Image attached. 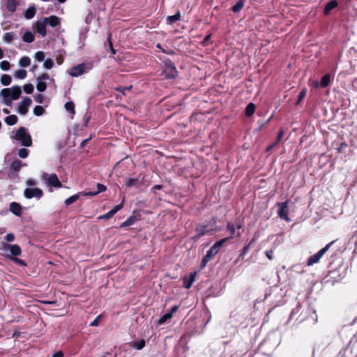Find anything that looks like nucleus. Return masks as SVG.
I'll use <instances>...</instances> for the list:
<instances>
[{"instance_id":"nucleus-1","label":"nucleus","mask_w":357,"mask_h":357,"mask_svg":"<svg viewBox=\"0 0 357 357\" xmlns=\"http://www.w3.org/2000/svg\"><path fill=\"white\" fill-rule=\"evenodd\" d=\"M216 225V217H213L206 224L198 225L195 229V234L192 237V240L194 242H197L202 236L204 235H211L214 231H218Z\"/></svg>"},{"instance_id":"nucleus-2","label":"nucleus","mask_w":357,"mask_h":357,"mask_svg":"<svg viewBox=\"0 0 357 357\" xmlns=\"http://www.w3.org/2000/svg\"><path fill=\"white\" fill-rule=\"evenodd\" d=\"M21 93V88L17 85L13 86L11 88L3 89L1 91L3 102L8 106H11L12 100H17Z\"/></svg>"},{"instance_id":"nucleus-3","label":"nucleus","mask_w":357,"mask_h":357,"mask_svg":"<svg viewBox=\"0 0 357 357\" xmlns=\"http://www.w3.org/2000/svg\"><path fill=\"white\" fill-rule=\"evenodd\" d=\"M228 241L229 238H224L216 241L213 245V246L206 252V255L203 257L201 261V269H203L206 266L208 262L219 252L220 248Z\"/></svg>"},{"instance_id":"nucleus-4","label":"nucleus","mask_w":357,"mask_h":357,"mask_svg":"<svg viewBox=\"0 0 357 357\" xmlns=\"http://www.w3.org/2000/svg\"><path fill=\"white\" fill-rule=\"evenodd\" d=\"M15 139L20 142L24 146H31L32 145V139L29 133L26 132V128L20 127L15 132Z\"/></svg>"},{"instance_id":"nucleus-5","label":"nucleus","mask_w":357,"mask_h":357,"mask_svg":"<svg viewBox=\"0 0 357 357\" xmlns=\"http://www.w3.org/2000/svg\"><path fill=\"white\" fill-rule=\"evenodd\" d=\"M165 77L168 79L175 78L177 75V70L175 64L169 59L164 61Z\"/></svg>"},{"instance_id":"nucleus-6","label":"nucleus","mask_w":357,"mask_h":357,"mask_svg":"<svg viewBox=\"0 0 357 357\" xmlns=\"http://www.w3.org/2000/svg\"><path fill=\"white\" fill-rule=\"evenodd\" d=\"M335 241H333L328 243L324 248H321L318 252L312 255L307 260V264L312 266L314 264L319 262L321 257L326 252V251L331 247L334 243Z\"/></svg>"},{"instance_id":"nucleus-7","label":"nucleus","mask_w":357,"mask_h":357,"mask_svg":"<svg viewBox=\"0 0 357 357\" xmlns=\"http://www.w3.org/2000/svg\"><path fill=\"white\" fill-rule=\"evenodd\" d=\"M43 192L39 188H27L24 191V196L26 199H31L33 197L40 199L43 197Z\"/></svg>"},{"instance_id":"nucleus-8","label":"nucleus","mask_w":357,"mask_h":357,"mask_svg":"<svg viewBox=\"0 0 357 357\" xmlns=\"http://www.w3.org/2000/svg\"><path fill=\"white\" fill-rule=\"evenodd\" d=\"M279 209L278 211V216L287 222L290 220L288 215H289V206L288 202L286 201L284 202L278 203Z\"/></svg>"},{"instance_id":"nucleus-9","label":"nucleus","mask_w":357,"mask_h":357,"mask_svg":"<svg viewBox=\"0 0 357 357\" xmlns=\"http://www.w3.org/2000/svg\"><path fill=\"white\" fill-rule=\"evenodd\" d=\"M31 99L29 97L23 98L17 107V112L22 115L26 114L29 111V107L31 105Z\"/></svg>"},{"instance_id":"nucleus-10","label":"nucleus","mask_w":357,"mask_h":357,"mask_svg":"<svg viewBox=\"0 0 357 357\" xmlns=\"http://www.w3.org/2000/svg\"><path fill=\"white\" fill-rule=\"evenodd\" d=\"M85 73H86V64L83 63L72 67L70 68L69 74L72 77H78L79 75L84 74Z\"/></svg>"},{"instance_id":"nucleus-11","label":"nucleus","mask_w":357,"mask_h":357,"mask_svg":"<svg viewBox=\"0 0 357 357\" xmlns=\"http://www.w3.org/2000/svg\"><path fill=\"white\" fill-rule=\"evenodd\" d=\"M3 248L6 250H9L11 254V257H17L21 255L22 250L19 245L17 244H8V243H4L3 244Z\"/></svg>"},{"instance_id":"nucleus-12","label":"nucleus","mask_w":357,"mask_h":357,"mask_svg":"<svg viewBox=\"0 0 357 357\" xmlns=\"http://www.w3.org/2000/svg\"><path fill=\"white\" fill-rule=\"evenodd\" d=\"M47 183L48 185L52 186L56 188H59L62 187V183L59 181L57 175L56 174H50L47 178Z\"/></svg>"},{"instance_id":"nucleus-13","label":"nucleus","mask_w":357,"mask_h":357,"mask_svg":"<svg viewBox=\"0 0 357 357\" xmlns=\"http://www.w3.org/2000/svg\"><path fill=\"white\" fill-rule=\"evenodd\" d=\"M46 26L47 24L44 20L43 21L38 20L35 23V28L36 31L43 37L47 35Z\"/></svg>"},{"instance_id":"nucleus-14","label":"nucleus","mask_w":357,"mask_h":357,"mask_svg":"<svg viewBox=\"0 0 357 357\" xmlns=\"http://www.w3.org/2000/svg\"><path fill=\"white\" fill-rule=\"evenodd\" d=\"M196 275V272H192L190 273L189 276L183 278V284L185 288L190 289L192 287L193 282H195Z\"/></svg>"},{"instance_id":"nucleus-15","label":"nucleus","mask_w":357,"mask_h":357,"mask_svg":"<svg viewBox=\"0 0 357 357\" xmlns=\"http://www.w3.org/2000/svg\"><path fill=\"white\" fill-rule=\"evenodd\" d=\"M9 210L17 216H21L22 214V206L15 202H13L10 204Z\"/></svg>"},{"instance_id":"nucleus-16","label":"nucleus","mask_w":357,"mask_h":357,"mask_svg":"<svg viewBox=\"0 0 357 357\" xmlns=\"http://www.w3.org/2000/svg\"><path fill=\"white\" fill-rule=\"evenodd\" d=\"M44 20L45 21L47 25H50L52 27H56L60 24L59 18L56 15H51L48 17H45Z\"/></svg>"},{"instance_id":"nucleus-17","label":"nucleus","mask_w":357,"mask_h":357,"mask_svg":"<svg viewBox=\"0 0 357 357\" xmlns=\"http://www.w3.org/2000/svg\"><path fill=\"white\" fill-rule=\"evenodd\" d=\"M26 165L25 163H23L20 160L15 159L10 164V169L15 173H17L22 166Z\"/></svg>"},{"instance_id":"nucleus-18","label":"nucleus","mask_w":357,"mask_h":357,"mask_svg":"<svg viewBox=\"0 0 357 357\" xmlns=\"http://www.w3.org/2000/svg\"><path fill=\"white\" fill-rule=\"evenodd\" d=\"M338 6V2L336 1V0H331L330 1H328L326 6H325V8H324V14L325 15H328L331 11L337 8Z\"/></svg>"},{"instance_id":"nucleus-19","label":"nucleus","mask_w":357,"mask_h":357,"mask_svg":"<svg viewBox=\"0 0 357 357\" xmlns=\"http://www.w3.org/2000/svg\"><path fill=\"white\" fill-rule=\"evenodd\" d=\"M227 230L230 232V236L228 237L229 240L232 238L234 236L236 237H240L241 235L240 231L236 233L235 226L231 222H227Z\"/></svg>"},{"instance_id":"nucleus-20","label":"nucleus","mask_w":357,"mask_h":357,"mask_svg":"<svg viewBox=\"0 0 357 357\" xmlns=\"http://www.w3.org/2000/svg\"><path fill=\"white\" fill-rule=\"evenodd\" d=\"M255 242V238H252L247 245H245L243 248L241 250V253L239 254V256L238 257L237 261L240 259H243L245 256L248 254L249 252V250L251 247V245Z\"/></svg>"},{"instance_id":"nucleus-21","label":"nucleus","mask_w":357,"mask_h":357,"mask_svg":"<svg viewBox=\"0 0 357 357\" xmlns=\"http://www.w3.org/2000/svg\"><path fill=\"white\" fill-rule=\"evenodd\" d=\"M36 13V7L34 6H31L24 12V16L26 19L31 20L34 17Z\"/></svg>"},{"instance_id":"nucleus-22","label":"nucleus","mask_w":357,"mask_h":357,"mask_svg":"<svg viewBox=\"0 0 357 357\" xmlns=\"http://www.w3.org/2000/svg\"><path fill=\"white\" fill-rule=\"evenodd\" d=\"M17 39V35L15 32H7L3 36V40L6 43H11L13 40Z\"/></svg>"},{"instance_id":"nucleus-23","label":"nucleus","mask_w":357,"mask_h":357,"mask_svg":"<svg viewBox=\"0 0 357 357\" xmlns=\"http://www.w3.org/2000/svg\"><path fill=\"white\" fill-rule=\"evenodd\" d=\"M138 220H139V218H137L136 216L131 215L129 218H128L126 221L123 222L121 224L120 227L121 228H123V227H126L131 226L133 224H135V222L136 221H137Z\"/></svg>"},{"instance_id":"nucleus-24","label":"nucleus","mask_w":357,"mask_h":357,"mask_svg":"<svg viewBox=\"0 0 357 357\" xmlns=\"http://www.w3.org/2000/svg\"><path fill=\"white\" fill-rule=\"evenodd\" d=\"M22 38L24 42L31 43L34 41L35 36L32 32L29 31L23 34Z\"/></svg>"},{"instance_id":"nucleus-25","label":"nucleus","mask_w":357,"mask_h":357,"mask_svg":"<svg viewBox=\"0 0 357 357\" xmlns=\"http://www.w3.org/2000/svg\"><path fill=\"white\" fill-rule=\"evenodd\" d=\"M17 5V0H7L6 2V9L11 13H13L16 10Z\"/></svg>"},{"instance_id":"nucleus-26","label":"nucleus","mask_w":357,"mask_h":357,"mask_svg":"<svg viewBox=\"0 0 357 357\" xmlns=\"http://www.w3.org/2000/svg\"><path fill=\"white\" fill-rule=\"evenodd\" d=\"M255 105L252 102H250L245 107V114L247 117L252 116L255 112Z\"/></svg>"},{"instance_id":"nucleus-27","label":"nucleus","mask_w":357,"mask_h":357,"mask_svg":"<svg viewBox=\"0 0 357 357\" xmlns=\"http://www.w3.org/2000/svg\"><path fill=\"white\" fill-rule=\"evenodd\" d=\"M331 83V75L329 73H326L324 75L320 81V86L322 88L327 87Z\"/></svg>"},{"instance_id":"nucleus-28","label":"nucleus","mask_w":357,"mask_h":357,"mask_svg":"<svg viewBox=\"0 0 357 357\" xmlns=\"http://www.w3.org/2000/svg\"><path fill=\"white\" fill-rule=\"evenodd\" d=\"M146 345V341L144 339H142L139 341H134L130 343V346L137 350H140L143 349Z\"/></svg>"},{"instance_id":"nucleus-29","label":"nucleus","mask_w":357,"mask_h":357,"mask_svg":"<svg viewBox=\"0 0 357 357\" xmlns=\"http://www.w3.org/2000/svg\"><path fill=\"white\" fill-rule=\"evenodd\" d=\"M181 13L179 10L174 15H169L167 17V22L169 24H174L176 22L181 20Z\"/></svg>"},{"instance_id":"nucleus-30","label":"nucleus","mask_w":357,"mask_h":357,"mask_svg":"<svg viewBox=\"0 0 357 357\" xmlns=\"http://www.w3.org/2000/svg\"><path fill=\"white\" fill-rule=\"evenodd\" d=\"M139 181L138 178H130L126 181L125 185L126 187L130 188L132 186H139Z\"/></svg>"},{"instance_id":"nucleus-31","label":"nucleus","mask_w":357,"mask_h":357,"mask_svg":"<svg viewBox=\"0 0 357 357\" xmlns=\"http://www.w3.org/2000/svg\"><path fill=\"white\" fill-rule=\"evenodd\" d=\"M18 118L16 115L12 114L6 116L4 119L5 123L8 126H13L17 123Z\"/></svg>"},{"instance_id":"nucleus-32","label":"nucleus","mask_w":357,"mask_h":357,"mask_svg":"<svg viewBox=\"0 0 357 357\" xmlns=\"http://www.w3.org/2000/svg\"><path fill=\"white\" fill-rule=\"evenodd\" d=\"M245 0H239L236 3L231 7V10L234 13H238L244 6Z\"/></svg>"},{"instance_id":"nucleus-33","label":"nucleus","mask_w":357,"mask_h":357,"mask_svg":"<svg viewBox=\"0 0 357 357\" xmlns=\"http://www.w3.org/2000/svg\"><path fill=\"white\" fill-rule=\"evenodd\" d=\"M302 310V305L300 303H298L296 307H294L290 314V319H294L296 317L297 314H300L301 311Z\"/></svg>"},{"instance_id":"nucleus-34","label":"nucleus","mask_w":357,"mask_h":357,"mask_svg":"<svg viewBox=\"0 0 357 357\" xmlns=\"http://www.w3.org/2000/svg\"><path fill=\"white\" fill-rule=\"evenodd\" d=\"M12 78L9 75H3L1 77V83L3 86H8L11 83Z\"/></svg>"},{"instance_id":"nucleus-35","label":"nucleus","mask_w":357,"mask_h":357,"mask_svg":"<svg viewBox=\"0 0 357 357\" xmlns=\"http://www.w3.org/2000/svg\"><path fill=\"white\" fill-rule=\"evenodd\" d=\"M19 64L22 67H27L31 64V59L28 56H23L20 59Z\"/></svg>"},{"instance_id":"nucleus-36","label":"nucleus","mask_w":357,"mask_h":357,"mask_svg":"<svg viewBox=\"0 0 357 357\" xmlns=\"http://www.w3.org/2000/svg\"><path fill=\"white\" fill-rule=\"evenodd\" d=\"M79 198V194L74 195L67 198L65 200V204L66 206H69V205L73 204L74 202H75Z\"/></svg>"},{"instance_id":"nucleus-37","label":"nucleus","mask_w":357,"mask_h":357,"mask_svg":"<svg viewBox=\"0 0 357 357\" xmlns=\"http://www.w3.org/2000/svg\"><path fill=\"white\" fill-rule=\"evenodd\" d=\"M65 109L70 112L71 114H75V105L73 103V102L72 101H68L67 102L65 103Z\"/></svg>"},{"instance_id":"nucleus-38","label":"nucleus","mask_w":357,"mask_h":357,"mask_svg":"<svg viewBox=\"0 0 357 357\" xmlns=\"http://www.w3.org/2000/svg\"><path fill=\"white\" fill-rule=\"evenodd\" d=\"M172 317V316L171 315V313H166L158 320V324L162 325L165 324L168 319H170Z\"/></svg>"},{"instance_id":"nucleus-39","label":"nucleus","mask_w":357,"mask_h":357,"mask_svg":"<svg viewBox=\"0 0 357 357\" xmlns=\"http://www.w3.org/2000/svg\"><path fill=\"white\" fill-rule=\"evenodd\" d=\"M26 70L20 69L15 72V76L18 79H23L26 77Z\"/></svg>"},{"instance_id":"nucleus-40","label":"nucleus","mask_w":357,"mask_h":357,"mask_svg":"<svg viewBox=\"0 0 357 357\" xmlns=\"http://www.w3.org/2000/svg\"><path fill=\"white\" fill-rule=\"evenodd\" d=\"M7 257L8 259H10L11 260H13L15 264H17L18 265H20V266H26V263L23 259H21L17 258L16 257H9L8 255L7 256Z\"/></svg>"},{"instance_id":"nucleus-41","label":"nucleus","mask_w":357,"mask_h":357,"mask_svg":"<svg viewBox=\"0 0 357 357\" xmlns=\"http://www.w3.org/2000/svg\"><path fill=\"white\" fill-rule=\"evenodd\" d=\"M45 113V109L44 108L40 106V105H36L34 108H33V114L36 115V116H41L43 115V114Z\"/></svg>"},{"instance_id":"nucleus-42","label":"nucleus","mask_w":357,"mask_h":357,"mask_svg":"<svg viewBox=\"0 0 357 357\" xmlns=\"http://www.w3.org/2000/svg\"><path fill=\"white\" fill-rule=\"evenodd\" d=\"M36 89L38 91L43 92L47 89V84L45 82L38 81V83L36 84Z\"/></svg>"},{"instance_id":"nucleus-43","label":"nucleus","mask_w":357,"mask_h":357,"mask_svg":"<svg viewBox=\"0 0 357 357\" xmlns=\"http://www.w3.org/2000/svg\"><path fill=\"white\" fill-rule=\"evenodd\" d=\"M306 93H307V89L305 88L303 89L299 94H298V100L296 102V105H298L303 100V98L305 97L306 96Z\"/></svg>"},{"instance_id":"nucleus-44","label":"nucleus","mask_w":357,"mask_h":357,"mask_svg":"<svg viewBox=\"0 0 357 357\" xmlns=\"http://www.w3.org/2000/svg\"><path fill=\"white\" fill-rule=\"evenodd\" d=\"M156 47L160 49V51L165 54H169V55H174L175 54V52L172 50V49H169V50H166V49H164L162 47V45L160 44H157L156 45Z\"/></svg>"},{"instance_id":"nucleus-45","label":"nucleus","mask_w":357,"mask_h":357,"mask_svg":"<svg viewBox=\"0 0 357 357\" xmlns=\"http://www.w3.org/2000/svg\"><path fill=\"white\" fill-rule=\"evenodd\" d=\"M29 151L28 149H25V148H22L20 149L19 151H18V155L21 158H26L28 157L29 155Z\"/></svg>"},{"instance_id":"nucleus-46","label":"nucleus","mask_w":357,"mask_h":357,"mask_svg":"<svg viewBox=\"0 0 357 357\" xmlns=\"http://www.w3.org/2000/svg\"><path fill=\"white\" fill-rule=\"evenodd\" d=\"M24 91L27 94H31L34 90L33 85L32 84H26L24 85Z\"/></svg>"},{"instance_id":"nucleus-47","label":"nucleus","mask_w":357,"mask_h":357,"mask_svg":"<svg viewBox=\"0 0 357 357\" xmlns=\"http://www.w3.org/2000/svg\"><path fill=\"white\" fill-rule=\"evenodd\" d=\"M34 58L38 61H43L45 59V53L43 51L36 52Z\"/></svg>"},{"instance_id":"nucleus-48","label":"nucleus","mask_w":357,"mask_h":357,"mask_svg":"<svg viewBox=\"0 0 357 357\" xmlns=\"http://www.w3.org/2000/svg\"><path fill=\"white\" fill-rule=\"evenodd\" d=\"M348 147V144L345 142H342L340 143V146L337 148V151L338 153H344L345 149Z\"/></svg>"},{"instance_id":"nucleus-49","label":"nucleus","mask_w":357,"mask_h":357,"mask_svg":"<svg viewBox=\"0 0 357 357\" xmlns=\"http://www.w3.org/2000/svg\"><path fill=\"white\" fill-rule=\"evenodd\" d=\"M0 68L3 70H8L10 68V63L8 61H2L0 63Z\"/></svg>"},{"instance_id":"nucleus-50","label":"nucleus","mask_w":357,"mask_h":357,"mask_svg":"<svg viewBox=\"0 0 357 357\" xmlns=\"http://www.w3.org/2000/svg\"><path fill=\"white\" fill-rule=\"evenodd\" d=\"M54 66V61L52 59H47L43 63V66L47 69H51Z\"/></svg>"},{"instance_id":"nucleus-51","label":"nucleus","mask_w":357,"mask_h":357,"mask_svg":"<svg viewBox=\"0 0 357 357\" xmlns=\"http://www.w3.org/2000/svg\"><path fill=\"white\" fill-rule=\"evenodd\" d=\"M114 213L113 211H112L111 210L107 212V213L101 215L99 217L100 219H105V220H107V219H109L110 218H112L113 215H114Z\"/></svg>"},{"instance_id":"nucleus-52","label":"nucleus","mask_w":357,"mask_h":357,"mask_svg":"<svg viewBox=\"0 0 357 357\" xmlns=\"http://www.w3.org/2000/svg\"><path fill=\"white\" fill-rule=\"evenodd\" d=\"M102 317V315L100 314L98 315L91 324H90V326H97L99 325V323H100V320Z\"/></svg>"},{"instance_id":"nucleus-53","label":"nucleus","mask_w":357,"mask_h":357,"mask_svg":"<svg viewBox=\"0 0 357 357\" xmlns=\"http://www.w3.org/2000/svg\"><path fill=\"white\" fill-rule=\"evenodd\" d=\"M50 79V76L47 73H43L37 77L38 81L47 80Z\"/></svg>"},{"instance_id":"nucleus-54","label":"nucleus","mask_w":357,"mask_h":357,"mask_svg":"<svg viewBox=\"0 0 357 357\" xmlns=\"http://www.w3.org/2000/svg\"><path fill=\"white\" fill-rule=\"evenodd\" d=\"M97 191L98 193L105 192L107 190V187L102 183H97Z\"/></svg>"},{"instance_id":"nucleus-55","label":"nucleus","mask_w":357,"mask_h":357,"mask_svg":"<svg viewBox=\"0 0 357 357\" xmlns=\"http://www.w3.org/2000/svg\"><path fill=\"white\" fill-rule=\"evenodd\" d=\"M44 99H45L44 96L43 94H40V93L36 95V97H35L36 101L37 102L40 103V104L43 103Z\"/></svg>"},{"instance_id":"nucleus-56","label":"nucleus","mask_w":357,"mask_h":357,"mask_svg":"<svg viewBox=\"0 0 357 357\" xmlns=\"http://www.w3.org/2000/svg\"><path fill=\"white\" fill-rule=\"evenodd\" d=\"M284 136V130L282 129H280L279 131H278V135H277V139L275 141V144H278L280 140L282 139Z\"/></svg>"},{"instance_id":"nucleus-57","label":"nucleus","mask_w":357,"mask_h":357,"mask_svg":"<svg viewBox=\"0 0 357 357\" xmlns=\"http://www.w3.org/2000/svg\"><path fill=\"white\" fill-rule=\"evenodd\" d=\"M5 239L8 242H12L15 240V235L13 233H9L6 234Z\"/></svg>"},{"instance_id":"nucleus-58","label":"nucleus","mask_w":357,"mask_h":357,"mask_svg":"<svg viewBox=\"0 0 357 357\" xmlns=\"http://www.w3.org/2000/svg\"><path fill=\"white\" fill-rule=\"evenodd\" d=\"M107 41L109 42L110 51L112 53V54L114 55L116 54V50L113 47L112 40H111V35L110 34L108 36Z\"/></svg>"},{"instance_id":"nucleus-59","label":"nucleus","mask_w":357,"mask_h":357,"mask_svg":"<svg viewBox=\"0 0 357 357\" xmlns=\"http://www.w3.org/2000/svg\"><path fill=\"white\" fill-rule=\"evenodd\" d=\"M273 250H266L265 252V255L266 256V257L269 259V260H273Z\"/></svg>"},{"instance_id":"nucleus-60","label":"nucleus","mask_w":357,"mask_h":357,"mask_svg":"<svg viewBox=\"0 0 357 357\" xmlns=\"http://www.w3.org/2000/svg\"><path fill=\"white\" fill-rule=\"evenodd\" d=\"M123 208V203H121L115 206L111 211H113L114 214L116 213L119 210Z\"/></svg>"},{"instance_id":"nucleus-61","label":"nucleus","mask_w":357,"mask_h":357,"mask_svg":"<svg viewBox=\"0 0 357 357\" xmlns=\"http://www.w3.org/2000/svg\"><path fill=\"white\" fill-rule=\"evenodd\" d=\"M163 186L162 185H155L151 188V192L154 194L156 193V190H160L162 189Z\"/></svg>"},{"instance_id":"nucleus-62","label":"nucleus","mask_w":357,"mask_h":357,"mask_svg":"<svg viewBox=\"0 0 357 357\" xmlns=\"http://www.w3.org/2000/svg\"><path fill=\"white\" fill-rule=\"evenodd\" d=\"M179 308V306L178 305H174L173 306L171 310H170V312L169 313H171V315L172 316L174 313L176 312L177 310H178Z\"/></svg>"},{"instance_id":"nucleus-63","label":"nucleus","mask_w":357,"mask_h":357,"mask_svg":"<svg viewBox=\"0 0 357 357\" xmlns=\"http://www.w3.org/2000/svg\"><path fill=\"white\" fill-rule=\"evenodd\" d=\"M53 357H64L63 352L61 351H58L55 352L53 356Z\"/></svg>"},{"instance_id":"nucleus-64","label":"nucleus","mask_w":357,"mask_h":357,"mask_svg":"<svg viewBox=\"0 0 357 357\" xmlns=\"http://www.w3.org/2000/svg\"><path fill=\"white\" fill-rule=\"evenodd\" d=\"M278 144H275V142L270 144L266 149V152L270 151L272 149H273L275 146H277Z\"/></svg>"}]
</instances>
